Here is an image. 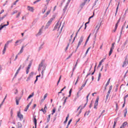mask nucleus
Returning <instances> with one entry per match:
<instances>
[{
	"label": "nucleus",
	"instance_id": "f257e3e1",
	"mask_svg": "<svg viewBox=\"0 0 128 128\" xmlns=\"http://www.w3.org/2000/svg\"><path fill=\"white\" fill-rule=\"evenodd\" d=\"M44 60H42L40 64H39V67L38 68V72H40V70H42V76H44V70H46V67H44Z\"/></svg>",
	"mask_w": 128,
	"mask_h": 128
},
{
	"label": "nucleus",
	"instance_id": "f03ea898",
	"mask_svg": "<svg viewBox=\"0 0 128 128\" xmlns=\"http://www.w3.org/2000/svg\"><path fill=\"white\" fill-rule=\"evenodd\" d=\"M54 20V18H51L48 22V23L46 24V26H45V28H48V26H50V24H52V20Z\"/></svg>",
	"mask_w": 128,
	"mask_h": 128
},
{
	"label": "nucleus",
	"instance_id": "7ed1b4c3",
	"mask_svg": "<svg viewBox=\"0 0 128 128\" xmlns=\"http://www.w3.org/2000/svg\"><path fill=\"white\" fill-rule=\"evenodd\" d=\"M98 100H100V98L97 97L95 103L94 104V108H96V110L98 108V107L96 106H98Z\"/></svg>",
	"mask_w": 128,
	"mask_h": 128
},
{
	"label": "nucleus",
	"instance_id": "20e7f679",
	"mask_svg": "<svg viewBox=\"0 0 128 128\" xmlns=\"http://www.w3.org/2000/svg\"><path fill=\"white\" fill-rule=\"evenodd\" d=\"M83 40H84V36H82L78 42V45L76 48V50H78V48L80 47V46L82 44V42Z\"/></svg>",
	"mask_w": 128,
	"mask_h": 128
},
{
	"label": "nucleus",
	"instance_id": "39448f33",
	"mask_svg": "<svg viewBox=\"0 0 128 128\" xmlns=\"http://www.w3.org/2000/svg\"><path fill=\"white\" fill-rule=\"evenodd\" d=\"M36 116H33V122H34V124L35 126V128H36V124H38V120H36Z\"/></svg>",
	"mask_w": 128,
	"mask_h": 128
},
{
	"label": "nucleus",
	"instance_id": "423d86ee",
	"mask_svg": "<svg viewBox=\"0 0 128 128\" xmlns=\"http://www.w3.org/2000/svg\"><path fill=\"white\" fill-rule=\"evenodd\" d=\"M17 116H18V118H20V120H22V118H24V116L22 114H20V112H18Z\"/></svg>",
	"mask_w": 128,
	"mask_h": 128
},
{
	"label": "nucleus",
	"instance_id": "0eeeda50",
	"mask_svg": "<svg viewBox=\"0 0 128 128\" xmlns=\"http://www.w3.org/2000/svg\"><path fill=\"white\" fill-rule=\"evenodd\" d=\"M26 46H28V44H26L25 46H22L20 52L18 53V54H22V52H24V48H26Z\"/></svg>",
	"mask_w": 128,
	"mask_h": 128
},
{
	"label": "nucleus",
	"instance_id": "6e6552de",
	"mask_svg": "<svg viewBox=\"0 0 128 128\" xmlns=\"http://www.w3.org/2000/svg\"><path fill=\"white\" fill-rule=\"evenodd\" d=\"M60 26H59L58 22L56 24V26H54V29L53 30H56V28H58V30H60Z\"/></svg>",
	"mask_w": 128,
	"mask_h": 128
},
{
	"label": "nucleus",
	"instance_id": "1a4fd4ad",
	"mask_svg": "<svg viewBox=\"0 0 128 128\" xmlns=\"http://www.w3.org/2000/svg\"><path fill=\"white\" fill-rule=\"evenodd\" d=\"M128 64V60L127 58H126L122 66L123 68H124V66H126V64Z\"/></svg>",
	"mask_w": 128,
	"mask_h": 128
},
{
	"label": "nucleus",
	"instance_id": "9d476101",
	"mask_svg": "<svg viewBox=\"0 0 128 128\" xmlns=\"http://www.w3.org/2000/svg\"><path fill=\"white\" fill-rule=\"evenodd\" d=\"M20 97H16V106H18V104L20 102Z\"/></svg>",
	"mask_w": 128,
	"mask_h": 128
},
{
	"label": "nucleus",
	"instance_id": "9b49d317",
	"mask_svg": "<svg viewBox=\"0 0 128 128\" xmlns=\"http://www.w3.org/2000/svg\"><path fill=\"white\" fill-rule=\"evenodd\" d=\"M28 10H29L30 12H34V7H32L30 6H28Z\"/></svg>",
	"mask_w": 128,
	"mask_h": 128
},
{
	"label": "nucleus",
	"instance_id": "f8f14e48",
	"mask_svg": "<svg viewBox=\"0 0 128 128\" xmlns=\"http://www.w3.org/2000/svg\"><path fill=\"white\" fill-rule=\"evenodd\" d=\"M32 60H31L30 61V64L28 65V66L26 70H30V66H32Z\"/></svg>",
	"mask_w": 128,
	"mask_h": 128
},
{
	"label": "nucleus",
	"instance_id": "ddd939ff",
	"mask_svg": "<svg viewBox=\"0 0 128 128\" xmlns=\"http://www.w3.org/2000/svg\"><path fill=\"white\" fill-rule=\"evenodd\" d=\"M42 29H40L38 32L36 34V36H40L42 35Z\"/></svg>",
	"mask_w": 128,
	"mask_h": 128
},
{
	"label": "nucleus",
	"instance_id": "4468645a",
	"mask_svg": "<svg viewBox=\"0 0 128 128\" xmlns=\"http://www.w3.org/2000/svg\"><path fill=\"white\" fill-rule=\"evenodd\" d=\"M68 3H66V6H64V8L63 9V12H64V14L66 11V10H68Z\"/></svg>",
	"mask_w": 128,
	"mask_h": 128
},
{
	"label": "nucleus",
	"instance_id": "2eb2a0df",
	"mask_svg": "<svg viewBox=\"0 0 128 128\" xmlns=\"http://www.w3.org/2000/svg\"><path fill=\"white\" fill-rule=\"evenodd\" d=\"M80 28H79V29L78 30V32H77L76 33V36H75L74 37V40H72V44L74 42V40H76V36H78V32H80Z\"/></svg>",
	"mask_w": 128,
	"mask_h": 128
},
{
	"label": "nucleus",
	"instance_id": "dca6fc26",
	"mask_svg": "<svg viewBox=\"0 0 128 128\" xmlns=\"http://www.w3.org/2000/svg\"><path fill=\"white\" fill-rule=\"evenodd\" d=\"M34 76V72H32L30 74L28 77V80H30V78H32Z\"/></svg>",
	"mask_w": 128,
	"mask_h": 128
},
{
	"label": "nucleus",
	"instance_id": "f3484780",
	"mask_svg": "<svg viewBox=\"0 0 128 128\" xmlns=\"http://www.w3.org/2000/svg\"><path fill=\"white\" fill-rule=\"evenodd\" d=\"M104 58L101 60V61L99 63V64L98 66V68H100V66H102V62H104Z\"/></svg>",
	"mask_w": 128,
	"mask_h": 128
},
{
	"label": "nucleus",
	"instance_id": "a211bd4d",
	"mask_svg": "<svg viewBox=\"0 0 128 128\" xmlns=\"http://www.w3.org/2000/svg\"><path fill=\"white\" fill-rule=\"evenodd\" d=\"M116 122H118V118H116L114 121V124L113 125V128H116Z\"/></svg>",
	"mask_w": 128,
	"mask_h": 128
},
{
	"label": "nucleus",
	"instance_id": "6ab92c4d",
	"mask_svg": "<svg viewBox=\"0 0 128 128\" xmlns=\"http://www.w3.org/2000/svg\"><path fill=\"white\" fill-rule=\"evenodd\" d=\"M22 40H16L15 42V44H14V46H18V42H20V44H22Z\"/></svg>",
	"mask_w": 128,
	"mask_h": 128
},
{
	"label": "nucleus",
	"instance_id": "aec40b11",
	"mask_svg": "<svg viewBox=\"0 0 128 128\" xmlns=\"http://www.w3.org/2000/svg\"><path fill=\"white\" fill-rule=\"evenodd\" d=\"M120 6V3L118 4L116 8V13H115V16H116V14H118V6Z\"/></svg>",
	"mask_w": 128,
	"mask_h": 128
},
{
	"label": "nucleus",
	"instance_id": "412c9836",
	"mask_svg": "<svg viewBox=\"0 0 128 128\" xmlns=\"http://www.w3.org/2000/svg\"><path fill=\"white\" fill-rule=\"evenodd\" d=\"M110 78L108 80V82H106V84L105 85L106 88V86H108L109 84H110Z\"/></svg>",
	"mask_w": 128,
	"mask_h": 128
},
{
	"label": "nucleus",
	"instance_id": "4be33fe9",
	"mask_svg": "<svg viewBox=\"0 0 128 128\" xmlns=\"http://www.w3.org/2000/svg\"><path fill=\"white\" fill-rule=\"evenodd\" d=\"M34 96V92L32 93V94L29 95V96H28V98H27V100H30V98H32Z\"/></svg>",
	"mask_w": 128,
	"mask_h": 128
},
{
	"label": "nucleus",
	"instance_id": "5701e85b",
	"mask_svg": "<svg viewBox=\"0 0 128 128\" xmlns=\"http://www.w3.org/2000/svg\"><path fill=\"white\" fill-rule=\"evenodd\" d=\"M18 128H22V125L20 122H18Z\"/></svg>",
	"mask_w": 128,
	"mask_h": 128
},
{
	"label": "nucleus",
	"instance_id": "b1692460",
	"mask_svg": "<svg viewBox=\"0 0 128 128\" xmlns=\"http://www.w3.org/2000/svg\"><path fill=\"white\" fill-rule=\"evenodd\" d=\"M86 2L84 1V2H82L80 5V8H82L84 6V5L86 4Z\"/></svg>",
	"mask_w": 128,
	"mask_h": 128
},
{
	"label": "nucleus",
	"instance_id": "393cba45",
	"mask_svg": "<svg viewBox=\"0 0 128 128\" xmlns=\"http://www.w3.org/2000/svg\"><path fill=\"white\" fill-rule=\"evenodd\" d=\"M124 110L125 112H124V117L126 118V114L128 113V109L126 108Z\"/></svg>",
	"mask_w": 128,
	"mask_h": 128
},
{
	"label": "nucleus",
	"instance_id": "a878e982",
	"mask_svg": "<svg viewBox=\"0 0 128 128\" xmlns=\"http://www.w3.org/2000/svg\"><path fill=\"white\" fill-rule=\"evenodd\" d=\"M96 64L94 67V72L91 74V76H94V72H96Z\"/></svg>",
	"mask_w": 128,
	"mask_h": 128
},
{
	"label": "nucleus",
	"instance_id": "bb28decb",
	"mask_svg": "<svg viewBox=\"0 0 128 128\" xmlns=\"http://www.w3.org/2000/svg\"><path fill=\"white\" fill-rule=\"evenodd\" d=\"M72 88H70V91H69V95H68V98H70V96H72Z\"/></svg>",
	"mask_w": 128,
	"mask_h": 128
},
{
	"label": "nucleus",
	"instance_id": "cd10ccee",
	"mask_svg": "<svg viewBox=\"0 0 128 128\" xmlns=\"http://www.w3.org/2000/svg\"><path fill=\"white\" fill-rule=\"evenodd\" d=\"M6 46H4V48L2 50V54H6Z\"/></svg>",
	"mask_w": 128,
	"mask_h": 128
},
{
	"label": "nucleus",
	"instance_id": "c85d7f7f",
	"mask_svg": "<svg viewBox=\"0 0 128 128\" xmlns=\"http://www.w3.org/2000/svg\"><path fill=\"white\" fill-rule=\"evenodd\" d=\"M6 96L7 94H6L5 98H4L3 101L2 102V104H0V106H2V104H4V100H6Z\"/></svg>",
	"mask_w": 128,
	"mask_h": 128
},
{
	"label": "nucleus",
	"instance_id": "c756f323",
	"mask_svg": "<svg viewBox=\"0 0 128 128\" xmlns=\"http://www.w3.org/2000/svg\"><path fill=\"white\" fill-rule=\"evenodd\" d=\"M77 66H78V62H76L74 66L72 68L73 72H74V70H76V68Z\"/></svg>",
	"mask_w": 128,
	"mask_h": 128
},
{
	"label": "nucleus",
	"instance_id": "7c9ffc66",
	"mask_svg": "<svg viewBox=\"0 0 128 128\" xmlns=\"http://www.w3.org/2000/svg\"><path fill=\"white\" fill-rule=\"evenodd\" d=\"M102 76V74L100 72L99 73L98 76V82L100 81V77Z\"/></svg>",
	"mask_w": 128,
	"mask_h": 128
},
{
	"label": "nucleus",
	"instance_id": "2f4dec72",
	"mask_svg": "<svg viewBox=\"0 0 128 128\" xmlns=\"http://www.w3.org/2000/svg\"><path fill=\"white\" fill-rule=\"evenodd\" d=\"M61 79H62V76H60V77L59 78V80H58L57 82V86H58V84H60V82Z\"/></svg>",
	"mask_w": 128,
	"mask_h": 128
},
{
	"label": "nucleus",
	"instance_id": "473e14b6",
	"mask_svg": "<svg viewBox=\"0 0 128 128\" xmlns=\"http://www.w3.org/2000/svg\"><path fill=\"white\" fill-rule=\"evenodd\" d=\"M30 108V106H28L26 107L24 111V112H28V108Z\"/></svg>",
	"mask_w": 128,
	"mask_h": 128
},
{
	"label": "nucleus",
	"instance_id": "72a5a7b5",
	"mask_svg": "<svg viewBox=\"0 0 128 128\" xmlns=\"http://www.w3.org/2000/svg\"><path fill=\"white\" fill-rule=\"evenodd\" d=\"M40 110L44 114H46V110H44V108H42Z\"/></svg>",
	"mask_w": 128,
	"mask_h": 128
},
{
	"label": "nucleus",
	"instance_id": "f704fd0d",
	"mask_svg": "<svg viewBox=\"0 0 128 128\" xmlns=\"http://www.w3.org/2000/svg\"><path fill=\"white\" fill-rule=\"evenodd\" d=\"M112 50H113L110 49V50L109 52V56H112Z\"/></svg>",
	"mask_w": 128,
	"mask_h": 128
},
{
	"label": "nucleus",
	"instance_id": "c9c22d12",
	"mask_svg": "<svg viewBox=\"0 0 128 128\" xmlns=\"http://www.w3.org/2000/svg\"><path fill=\"white\" fill-rule=\"evenodd\" d=\"M46 8L44 10V11H42V14H44L46 12V8H48V6H46V5H45Z\"/></svg>",
	"mask_w": 128,
	"mask_h": 128
},
{
	"label": "nucleus",
	"instance_id": "e433bc0d",
	"mask_svg": "<svg viewBox=\"0 0 128 128\" xmlns=\"http://www.w3.org/2000/svg\"><path fill=\"white\" fill-rule=\"evenodd\" d=\"M90 50V47L88 48V50L86 51V54H88V51Z\"/></svg>",
	"mask_w": 128,
	"mask_h": 128
},
{
	"label": "nucleus",
	"instance_id": "4c0bfd02",
	"mask_svg": "<svg viewBox=\"0 0 128 128\" xmlns=\"http://www.w3.org/2000/svg\"><path fill=\"white\" fill-rule=\"evenodd\" d=\"M50 10H49L46 13V16H48L50 14Z\"/></svg>",
	"mask_w": 128,
	"mask_h": 128
},
{
	"label": "nucleus",
	"instance_id": "58836bf2",
	"mask_svg": "<svg viewBox=\"0 0 128 128\" xmlns=\"http://www.w3.org/2000/svg\"><path fill=\"white\" fill-rule=\"evenodd\" d=\"M116 110L117 111L118 110V103L116 104Z\"/></svg>",
	"mask_w": 128,
	"mask_h": 128
},
{
	"label": "nucleus",
	"instance_id": "ea45409f",
	"mask_svg": "<svg viewBox=\"0 0 128 128\" xmlns=\"http://www.w3.org/2000/svg\"><path fill=\"white\" fill-rule=\"evenodd\" d=\"M9 44L10 43L8 41L6 43L4 44V46H6V48H8V46Z\"/></svg>",
	"mask_w": 128,
	"mask_h": 128
},
{
	"label": "nucleus",
	"instance_id": "a19ab883",
	"mask_svg": "<svg viewBox=\"0 0 128 128\" xmlns=\"http://www.w3.org/2000/svg\"><path fill=\"white\" fill-rule=\"evenodd\" d=\"M56 112V108H54L52 110V114H54Z\"/></svg>",
	"mask_w": 128,
	"mask_h": 128
},
{
	"label": "nucleus",
	"instance_id": "79ce46f5",
	"mask_svg": "<svg viewBox=\"0 0 128 128\" xmlns=\"http://www.w3.org/2000/svg\"><path fill=\"white\" fill-rule=\"evenodd\" d=\"M110 96V94H107V95L106 96V100H108V97Z\"/></svg>",
	"mask_w": 128,
	"mask_h": 128
},
{
	"label": "nucleus",
	"instance_id": "37998d69",
	"mask_svg": "<svg viewBox=\"0 0 128 128\" xmlns=\"http://www.w3.org/2000/svg\"><path fill=\"white\" fill-rule=\"evenodd\" d=\"M92 107V102L90 104L89 106L90 108H91Z\"/></svg>",
	"mask_w": 128,
	"mask_h": 128
},
{
	"label": "nucleus",
	"instance_id": "c03bdc74",
	"mask_svg": "<svg viewBox=\"0 0 128 128\" xmlns=\"http://www.w3.org/2000/svg\"><path fill=\"white\" fill-rule=\"evenodd\" d=\"M72 54H70L66 58V60H69V58H70L72 57Z\"/></svg>",
	"mask_w": 128,
	"mask_h": 128
},
{
	"label": "nucleus",
	"instance_id": "a18cd8bd",
	"mask_svg": "<svg viewBox=\"0 0 128 128\" xmlns=\"http://www.w3.org/2000/svg\"><path fill=\"white\" fill-rule=\"evenodd\" d=\"M126 98H128V94H126V96H124V102H126Z\"/></svg>",
	"mask_w": 128,
	"mask_h": 128
},
{
	"label": "nucleus",
	"instance_id": "49530a36",
	"mask_svg": "<svg viewBox=\"0 0 128 128\" xmlns=\"http://www.w3.org/2000/svg\"><path fill=\"white\" fill-rule=\"evenodd\" d=\"M12 114H14V112L12 111V110H10V116H12Z\"/></svg>",
	"mask_w": 128,
	"mask_h": 128
},
{
	"label": "nucleus",
	"instance_id": "de8ad7c7",
	"mask_svg": "<svg viewBox=\"0 0 128 128\" xmlns=\"http://www.w3.org/2000/svg\"><path fill=\"white\" fill-rule=\"evenodd\" d=\"M40 0H36L34 2V4H36V2H40Z\"/></svg>",
	"mask_w": 128,
	"mask_h": 128
},
{
	"label": "nucleus",
	"instance_id": "09e8293b",
	"mask_svg": "<svg viewBox=\"0 0 128 128\" xmlns=\"http://www.w3.org/2000/svg\"><path fill=\"white\" fill-rule=\"evenodd\" d=\"M94 12H93V14L91 16L89 17V18L90 19L92 18H94Z\"/></svg>",
	"mask_w": 128,
	"mask_h": 128
},
{
	"label": "nucleus",
	"instance_id": "8fccbe9b",
	"mask_svg": "<svg viewBox=\"0 0 128 128\" xmlns=\"http://www.w3.org/2000/svg\"><path fill=\"white\" fill-rule=\"evenodd\" d=\"M84 110V108H82V107L80 108V110L79 111V114H80L82 113V110Z\"/></svg>",
	"mask_w": 128,
	"mask_h": 128
},
{
	"label": "nucleus",
	"instance_id": "3c124183",
	"mask_svg": "<svg viewBox=\"0 0 128 128\" xmlns=\"http://www.w3.org/2000/svg\"><path fill=\"white\" fill-rule=\"evenodd\" d=\"M88 96H88V95H87V96L86 97V102H88Z\"/></svg>",
	"mask_w": 128,
	"mask_h": 128
},
{
	"label": "nucleus",
	"instance_id": "603ef678",
	"mask_svg": "<svg viewBox=\"0 0 128 128\" xmlns=\"http://www.w3.org/2000/svg\"><path fill=\"white\" fill-rule=\"evenodd\" d=\"M118 23L116 22L115 25L116 29L118 28Z\"/></svg>",
	"mask_w": 128,
	"mask_h": 128
},
{
	"label": "nucleus",
	"instance_id": "864d4df0",
	"mask_svg": "<svg viewBox=\"0 0 128 128\" xmlns=\"http://www.w3.org/2000/svg\"><path fill=\"white\" fill-rule=\"evenodd\" d=\"M118 23L116 22L115 25L116 29L118 28Z\"/></svg>",
	"mask_w": 128,
	"mask_h": 128
},
{
	"label": "nucleus",
	"instance_id": "5fc2aeb1",
	"mask_svg": "<svg viewBox=\"0 0 128 128\" xmlns=\"http://www.w3.org/2000/svg\"><path fill=\"white\" fill-rule=\"evenodd\" d=\"M88 39H86L85 44L84 45V46H86V44H88Z\"/></svg>",
	"mask_w": 128,
	"mask_h": 128
},
{
	"label": "nucleus",
	"instance_id": "6e6d98bb",
	"mask_svg": "<svg viewBox=\"0 0 128 128\" xmlns=\"http://www.w3.org/2000/svg\"><path fill=\"white\" fill-rule=\"evenodd\" d=\"M20 12H19L18 14V15L16 16V18H18L20 16Z\"/></svg>",
	"mask_w": 128,
	"mask_h": 128
},
{
	"label": "nucleus",
	"instance_id": "4d7b16f0",
	"mask_svg": "<svg viewBox=\"0 0 128 128\" xmlns=\"http://www.w3.org/2000/svg\"><path fill=\"white\" fill-rule=\"evenodd\" d=\"M72 120L70 119L68 122V125H70V122H72Z\"/></svg>",
	"mask_w": 128,
	"mask_h": 128
},
{
	"label": "nucleus",
	"instance_id": "13d9d810",
	"mask_svg": "<svg viewBox=\"0 0 128 128\" xmlns=\"http://www.w3.org/2000/svg\"><path fill=\"white\" fill-rule=\"evenodd\" d=\"M48 110V107L46 106V104H45L44 108V110Z\"/></svg>",
	"mask_w": 128,
	"mask_h": 128
},
{
	"label": "nucleus",
	"instance_id": "bf43d9fd",
	"mask_svg": "<svg viewBox=\"0 0 128 128\" xmlns=\"http://www.w3.org/2000/svg\"><path fill=\"white\" fill-rule=\"evenodd\" d=\"M66 88V86H64V88L61 90V92H63Z\"/></svg>",
	"mask_w": 128,
	"mask_h": 128
},
{
	"label": "nucleus",
	"instance_id": "052dcab7",
	"mask_svg": "<svg viewBox=\"0 0 128 128\" xmlns=\"http://www.w3.org/2000/svg\"><path fill=\"white\" fill-rule=\"evenodd\" d=\"M4 28V26L1 24L0 25V30H2Z\"/></svg>",
	"mask_w": 128,
	"mask_h": 128
},
{
	"label": "nucleus",
	"instance_id": "680f3d73",
	"mask_svg": "<svg viewBox=\"0 0 128 128\" xmlns=\"http://www.w3.org/2000/svg\"><path fill=\"white\" fill-rule=\"evenodd\" d=\"M18 2V0H16L15 2H14L13 4L14 6H16V2Z\"/></svg>",
	"mask_w": 128,
	"mask_h": 128
},
{
	"label": "nucleus",
	"instance_id": "e2e57ef3",
	"mask_svg": "<svg viewBox=\"0 0 128 128\" xmlns=\"http://www.w3.org/2000/svg\"><path fill=\"white\" fill-rule=\"evenodd\" d=\"M98 26L100 28V24H98L96 26V28H98Z\"/></svg>",
	"mask_w": 128,
	"mask_h": 128
},
{
	"label": "nucleus",
	"instance_id": "0e129e2a",
	"mask_svg": "<svg viewBox=\"0 0 128 128\" xmlns=\"http://www.w3.org/2000/svg\"><path fill=\"white\" fill-rule=\"evenodd\" d=\"M36 104H34L32 107V109L34 110V108H36Z\"/></svg>",
	"mask_w": 128,
	"mask_h": 128
},
{
	"label": "nucleus",
	"instance_id": "69168bd1",
	"mask_svg": "<svg viewBox=\"0 0 128 128\" xmlns=\"http://www.w3.org/2000/svg\"><path fill=\"white\" fill-rule=\"evenodd\" d=\"M48 96V94H44V100H46V98Z\"/></svg>",
	"mask_w": 128,
	"mask_h": 128
},
{
	"label": "nucleus",
	"instance_id": "338daca9",
	"mask_svg": "<svg viewBox=\"0 0 128 128\" xmlns=\"http://www.w3.org/2000/svg\"><path fill=\"white\" fill-rule=\"evenodd\" d=\"M68 116H68H68L66 117V120H66V121L68 122Z\"/></svg>",
	"mask_w": 128,
	"mask_h": 128
},
{
	"label": "nucleus",
	"instance_id": "774afa93",
	"mask_svg": "<svg viewBox=\"0 0 128 128\" xmlns=\"http://www.w3.org/2000/svg\"><path fill=\"white\" fill-rule=\"evenodd\" d=\"M42 46H40L39 48L38 52H40V50H42Z\"/></svg>",
	"mask_w": 128,
	"mask_h": 128
}]
</instances>
